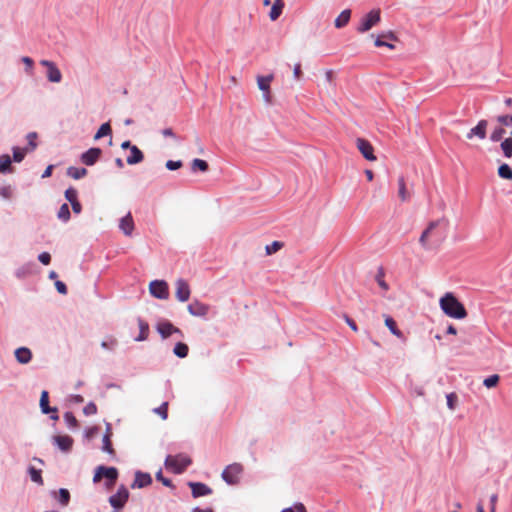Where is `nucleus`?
Wrapping results in <instances>:
<instances>
[{
  "label": "nucleus",
  "mask_w": 512,
  "mask_h": 512,
  "mask_svg": "<svg viewBox=\"0 0 512 512\" xmlns=\"http://www.w3.org/2000/svg\"><path fill=\"white\" fill-rule=\"evenodd\" d=\"M182 165L183 164L181 161L168 160L166 162V168L169 170H177V169L181 168Z\"/></svg>",
  "instance_id": "52"
},
{
  "label": "nucleus",
  "mask_w": 512,
  "mask_h": 512,
  "mask_svg": "<svg viewBox=\"0 0 512 512\" xmlns=\"http://www.w3.org/2000/svg\"><path fill=\"white\" fill-rule=\"evenodd\" d=\"M129 498V491L125 486H120L117 492L110 496L109 503L114 509H122Z\"/></svg>",
  "instance_id": "7"
},
{
  "label": "nucleus",
  "mask_w": 512,
  "mask_h": 512,
  "mask_svg": "<svg viewBox=\"0 0 512 512\" xmlns=\"http://www.w3.org/2000/svg\"><path fill=\"white\" fill-rule=\"evenodd\" d=\"M22 61H23V63H24V64H25L29 69H31V68L33 67V63H34V62H33V60H32L30 57H27V56H26V57H23V58H22Z\"/></svg>",
  "instance_id": "63"
},
{
  "label": "nucleus",
  "mask_w": 512,
  "mask_h": 512,
  "mask_svg": "<svg viewBox=\"0 0 512 512\" xmlns=\"http://www.w3.org/2000/svg\"><path fill=\"white\" fill-rule=\"evenodd\" d=\"M26 154V149H20L18 147L13 148V159L15 162H21Z\"/></svg>",
  "instance_id": "47"
},
{
  "label": "nucleus",
  "mask_w": 512,
  "mask_h": 512,
  "mask_svg": "<svg viewBox=\"0 0 512 512\" xmlns=\"http://www.w3.org/2000/svg\"><path fill=\"white\" fill-rule=\"evenodd\" d=\"M15 357L20 364H27L32 359V352L26 347H20L15 350Z\"/></svg>",
  "instance_id": "23"
},
{
  "label": "nucleus",
  "mask_w": 512,
  "mask_h": 512,
  "mask_svg": "<svg viewBox=\"0 0 512 512\" xmlns=\"http://www.w3.org/2000/svg\"><path fill=\"white\" fill-rule=\"evenodd\" d=\"M55 287L60 294H62V295L67 294V287H66L65 283H63L62 281L57 280L55 282Z\"/></svg>",
  "instance_id": "55"
},
{
  "label": "nucleus",
  "mask_w": 512,
  "mask_h": 512,
  "mask_svg": "<svg viewBox=\"0 0 512 512\" xmlns=\"http://www.w3.org/2000/svg\"><path fill=\"white\" fill-rule=\"evenodd\" d=\"M102 478H106V487L111 488L117 481L118 478V470L115 467H105L99 466L95 470V474L93 476V482L98 483L102 480Z\"/></svg>",
  "instance_id": "4"
},
{
  "label": "nucleus",
  "mask_w": 512,
  "mask_h": 512,
  "mask_svg": "<svg viewBox=\"0 0 512 512\" xmlns=\"http://www.w3.org/2000/svg\"><path fill=\"white\" fill-rule=\"evenodd\" d=\"M497 500H498V497L496 494H493L491 497H490V503H491V508H490V512H495L496 511V503H497Z\"/></svg>",
  "instance_id": "61"
},
{
  "label": "nucleus",
  "mask_w": 512,
  "mask_h": 512,
  "mask_svg": "<svg viewBox=\"0 0 512 512\" xmlns=\"http://www.w3.org/2000/svg\"><path fill=\"white\" fill-rule=\"evenodd\" d=\"M40 64L47 68V78L50 82L59 83L61 81L62 74L55 63L49 60H41Z\"/></svg>",
  "instance_id": "11"
},
{
  "label": "nucleus",
  "mask_w": 512,
  "mask_h": 512,
  "mask_svg": "<svg viewBox=\"0 0 512 512\" xmlns=\"http://www.w3.org/2000/svg\"><path fill=\"white\" fill-rule=\"evenodd\" d=\"M12 188L9 185L0 187V196L4 199H10L12 197Z\"/></svg>",
  "instance_id": "48"
},
{
  "label": "nucleus",
  "mask_w": 512,
  "mask_h": 512,
  "mask_svg": "<svg viewBox=\"0 0 512 512\" xmlns=\"http://www.w3.org/2000/svg\"><path fill=\"white\" fill-rule=\"evenodd\" d=\"M154 413L158 414L163 420L168 418V402H164L158 408H155Z\"/></svg>",
  "instance_id": "42"
},
{
  "label": "nucleus",
  "mask_w": 512,
  "mask_h": 512,
  "mask_svg": "<svg viewBox=\"0 0 512 512\" xmlns=\"http://www.w3.org/2000/svg\"><path fill=\"white\" fill-rule=\"evenodd\" d=\"M294 512H306V508L302 503H297L293 507Z\"/></svg>",
  "instance_id": "62"
},
{
  "label": "nucleus",
  "mask_w": 512,
  "mask_h": 512,
  "mask_svg": "<svg viewBox=\"0 0 512 512\" xmlns=\"http://www.w3.org/2000/svg\"><path fill=\"white\" fill-rule=\"evenodd\" d=\"M344 318H345L346 323L349 325V327H350L353 331L357 332V331H358V327H357V325H356L355 321H354V320H352V319H351L350 317H348L347 315H345V316H344Z\"/></svg>",
  "instance_id": "59"
},
{
  "label": "nucleus",
  "mask_w": 512,
  "mask_h": 512,
  "mask_svg": "<svg viewBox=\"0 0 512 512\" xmlns=\"http://www.w3.org/2000/svg\"><path fill=\"white\" fill-rule=\"evenodd\" d=\"M112 133V129H111V126L110 124L107 122V123H104L100 126V128L98 129V131L96 132L95 136H94V139L95 140H98L104 136H108Z\"/></svg>",
  "instance_id": "32"
},
{
  "label": "nucleus",
  "mask_w": 512,
  "mask_h": 512,
  "mask_svg": "<svg viewBox=\"0 0 512 512\" xmlns=\"http://www.w3.org/2000/svg\"><path fill=\"white\" fill-rule=\"evenodd\" d=\"M119 227L125 235L130 236L132 234L134 230V221L131 213H128L120 220Z\"/></svg>",
  "instance_id": "20"
},
{
  "label": "nucleus",
  "mask_w": 512,
  "mask_h": 512,
  "mask_svg": "<svg viewBox=\"0 0 512 512\" xmlns=\"http://www.w3.org/2000/svg\"><path fill=\"white\" fill-rule=\"evenodd\" d=\"M283 244L279 241H274L270 245L266 246V253L268 255L276 253L278 250L282 248Z\"/></svg>",
  "instance_id": "45"
},
{
  "label": "nucleus",
  "mask_w": 512,
  "mask_h": 512,
  "mask_svg": "<svg viewBox=\"0 0 512 512\" xmlns=\"http://www.w3.org/2000/svg\"><path fill=\"white\" fill-rule=\"evenodd\" d=\"M398 197L402 202L409 201L411 192L407 189L406 181L403 176L398 178Z\"/></svg>",
  "instance_id": "22"
},
{
  "label": "nucleus",
  "mask_w": 512,
  "mask_h": 512,
  "mask_svg": "<svg viewBox=\"0 0 512 512\" xmlns=\"http://www.w3.org/2000/svg\"><path fill=\"white\" fill-rule=\"evenodd\" d=\"M447 406L450 410H454L457 402V395L455 393H450L447 395Z\"/></svg>",
  "instance_id": "50"
},
{
  "label": "nucleus",
  "mask_w": 512,
  "mask_h": 512,
  "mask_svg": "<svg viewBox=\"0 0 512 512\" xmlns=\"http://www.w3.org/2000/svg\"><path fill=\"white\" fill-rule=\"evenodd\" d=\"M381 21L380 9H373L364 15L357 27L359 33H365L376 26Z\"/></svg>",
  "instance_id": "5"
},
{
  "label": "nucleus",
  "mask_w": 512,
  "mask_h": 512,
  "mask_svg": "<svg viewBox=\"0 0 512 512\" xmlns=\"http://www.w3.org/2000/svg\"><path fill=\"white\" fill-rule=\"evenodd\" d=\"M175 296L180 302H186L191 294L190 286L184 279H178L175 282Z\"/></svg>",
  "instance_id": "13"
},
{
  "label": "nucleus",
  "mask_w": 512,
  "mask_h": 512,
  "mask_svg": "<svg viewBox=\"0 0 512 512\" xmlns=\"http://www.w3.org/2000/svg\"><path fill=\"white\" fill-rule=\"evenodd\" d=\"M356 145L358 150L361 152L363 157L368 161H376V156L374 155V148L372 144L363 138H358L356 140Z\"/></svg>",
  "instance_id": "10"
},
{
  "label": "nucleus",
  "mask_w": 512,
  "mask_h": 512,
  "mask_svg": "<svg viewBox=\"0 0 512 512\" xmlns=\"http://www.w3.org/2000/svg\"><path fill=\"white\" fill-rule=\"evenodd\" d=\"M243 473V466L240 463L228 465L222 472V479L229 485L239 483L240 476Z\"/></svg>",
  "instance_id": "6"
},
{
  "label": "nucleus",
  "mask_w": 512,
  "mask_h": 512,
  "mask_svg": "<svg viewBox=\"0 0 512 512\" xmlns=\"http://www.w3.org/2000/svg\"><path fill=\"white\" fill-rule=\"evenodd\" d=\"M38 259H39V261H40L43 265H48V264H50V261H51V255H50L48 252H42V253L38 256Z\"/></svg>",
  "instance_id": "53"
},
{
  "label": "nucleus",
  "mask_w": 512,
  "mask_h": 512,
  "mask_svg": "<svg viewBox=\"0 0 512 512\" xmlns=\"http://www.w3.org/2000/svg\"><path fill=\"white\" fill-rule=\"evenodd\" d=\"M383 277H384V274H383V272H382V271H380V272L377 274V276H376V280H377V282H378L379 286H380L382 289H384V290H388V284L384 281Z\"/></svg>",
  "instance_id": "54"
},
{
  "label": "nucleus",
  "mask_w": 512,
  "mask_h": 512,
  "mask_svg": "<svg viewBox=\"0 0 512 512\" xmlns=\"http://www.w3.org/2000/svg\"><path fill=\"white\" fill-rule=\"evenodd\" d=\"M293 75H294L295 79H297V80L301 79L303 73H302V70H301V64L300 63H297L294 66Z\"/></svg>",
  "instance_id": "57"
},
{
  "label": "nucleus",
  "mask_w": 512,
  "mask_h": 512,
  "mask_svg": "<svg viewBox=\"0 0 512 512\" xmlns=\"http://www.w3.org/2000/svg\"><path fill=\"white\" fill-rule=\"evenodd\" d=\"M138 324H139V335L138 337L136 338L137 341H144L148 338V335H149V325L147 322H145L144 320L142 319H138Z\"/></svg>",
  "instance_id": "31"
},
{
  "label": "nucleus",
  "mask_w": 512,
  "mask_h": 512,
  "mask_svg": "<svg viewBox=\"0 0 512 512\" xmlns=\"http://www.w3.org/2000/svg\"><path fill=\"white\" fill-rule=\"evenodd\" d=\"M83 413L87 416L94 415L97 413V406L90 402L83 408Z\"/></svg>",
  "instance_id": "49"
},
{
  "label": "nucleus",
  "mask_w": 512,
  "mask_h": 512,
  "mask_svg": "<svg viewBox=\"0 0 512 512\" xmlns=\"http://www.w3.org/2000/svg\"><path fill=\"white\" fill-rule=\"evenodd\" d=\"M88 171L86 168L69 167L67 169V175L73 179H81L87 175Z\"/></svg>",
  "instance_id": "29"
},
{
  "label": "nucleus",
  "mask_w": 512,
  "mask_h": 512,
  "mask_svg": "<svg viewBox=\"0 0 512 512\" xmlns=\"http://www.w3.org/2000/svg\"><path fill=\"white\" fill-rule=\"evenodd\" d=\"M37 134L35 132H31L27 135L28 145L30 150H34L37 146L36 144Z\"/></svg>",
  "instance_id": "51"
},
{
  "label": "nucleus",
  "mask_w": 512,
  "mask_h": 512,
  "mask_svg": "<svg viewBox=\"0 0 512 512\" xmlns=\"http://www.w3.org/2000/svg\"><path fill=\"white\" fill-rule=\"evenodd\" d=\"M499 379H500L499 376L497 374H494V375H491V376L485 378L483 381V384L487 388H493L498 384Z\"/></svg>",
  "instance_id": "43"
},
{
  "label": "nucleus",
  "mask_w": 512,
  "mask_h": 512,
  "mask_svg": "<svg viewBox=\"0 0 512 512\" xmlns=\"http://www.w3.org/2000/svg\"><path fill=\"white\" fill-rule=\"evenodd\" d=\"M284 8L283 0H274V4L270 10L269 17L272 21H276L282 14Z\"/></svg>",
  "instance_id": "26"
},
{
  "label": "nucleus",
  "mask_w": 512,
  "mask_h": 512,
  "mask_svg": "<svg viewBox=\"0 0 512 512\" xmlns=\"http://www.w3.org/2000/svg\"><path fill=\"white\" fill-rule=\"evenodd\" d=\"M64 420L69 427L75 428L78 425V421L72 412H66L64 414Z\"/></svg>",
  "instance_id": "46"
},
{
  "label": "nucleus",
  "mask_w": 512,
  "mask_h": 512,
  "mask_svg": "<svg viewBox=\"0 0 512 512\" xmlns=\"http://www.w3.org/2000/svg\"><path fill=\"white\" fill-rule=\"evenodd\" d=\"M350 17H351V10L350 9L343 10L339 14V16L335 19V22H334L335 27L342 28V27L346 26L349 23Z\"/></svg>",
  "instance_id": "27"
},
{
  "label": "nucleus",
  "mask_w": 512,
  "mask_h": 512,
  "mask_svg": "<svg viewBox=\"0 0 512 512\" xmlns=\"http://www.w3.org/2000/svg\"><path fill=\"white\" fill-rule=\"evenodd\" d=\"M501 149L505 157H512V137L504 139V141L501 143Z\"/></svg>",
  "instance_id": "34"
},
{
  "label": "nucleus",
  "mask_w": 512,
  "mask_h": 512,
  "mask_svg": "<svg viewBox=\"0 0 512 512\" xmlns=\"http://www.w3.org/2000/svg\"><path fill=\"white\" fill-rule=\"evenodd\" d=\"M11 167V158L9 155L4 154L0 156V173H5Z\"/></svg>",
  "instance_id": "39"
},
{
  "label": "nucleus",
  "mask_w": 512,
  "mask_h": 512,
  "mask_svg": "<svg viewBox=\"0 0 512 512\" xmlns=\"http://www.w3.org/2000/svg\"><path fill=\"white\" fill-rule=\"evenodd\" d=\"M152 483V478L150 474L143 472H136L134 482L132 483V488H143L149 486Z\"/></svg>",
  "instance_id": "17"
},
{
  "label": "nucleus",
  "mask_w": 512,
  "mask_h": 512,
  "mask_svg": "<svg viewBox=\"0 0 512 512\" xmlns=\"http://www.w3.org/2000/svg\"><path fill=\"white\" fill-rule=\"evenodd\" d=\"M57 216L63 222H67L70 219V210L68 204L64 203L61 205Z\"/></svg>",
  "instance_id": "38"
},
{
  "label": "nucleus",
  "mask_w": 512,
  "mask_h": 512,
  "mask_svg": "<svg viewBox=\"0 0 512 512\" xmlns=\"http://www.w3.org/2000/svg\"><path fill=\"white\" fill-rule=\"evenodd\" d=\"M382 37L388 38V39H390V40H395V39H396V37H395L394 33H393V32H388L387 34L379 35V36L377 37V39L375 40V42H374V44H375V46H376V47L386 46V47H388V48H390V49H393V48H394V45H393V44H390V43H388V42L383 41V40L381 39Z\"/></svg>",
  "instance_id": "30"
},
{
  "label": "nucleus",
  "mask_w": 512,
  "mask_h": 512,
  "mask_svg": "<svg viewBox=\"0 0 512 512\" xmlns=\"http://www.w3.org/2000/svg\"><path fill=\"white\" fill-rule=\"evenodd\" d=\"M65 198L67 199V201H69L70 203L78 200V192L75 188L73 187H70L68 188L66 191H65Z\"/></svg>",
  "instance_id": "44"
},
{
  "label": "nucleus",
  "mask_w": 512,
  "mask_h": 512,
  "mask_svg": "<svg viewBox=\"0 0 512 512\" xmlns=\"http://www.w3.org/2000/svg\"><path fill=\"white\" fill-rule=\"evenodd\" d=\"M111 436H112L111 427H110V425H108L107 429H106V433L104 434L103 440H102V450L104 452H107L111 456H114L115 450L112 446Z\"/></svg>",
  "instance_id": "21"
},
{
  "label": "nucleus",
  "mask_w": 512,
  "mask_h": 512,
  "mask_svg": "<svg viewBox=\"0 0 512 512\" xmlns=\"http://www.w3.org/2000/svg\"><path fill=\"white\" fill-rule=\"evenodd\" d=\"M487 126L488 122L486 120H480L478 124L469 131L467 138L472 139L474 136H476L481 140L485 139Z\"/></svg>",
  "instance_id": "15"
},
{
  "label": "nucleus",
  "mask_w": 512,
  "mask_h": 512,
  "mask_svg": "<svg viewBox=\"0 0 512 512\" xmlns=\"http://www.w3.org/2000/svg\"><path fill=\"white\" fill-rule=\"evenodd\" d=\"M150 293L158 299H167L169 297L168 284L163 280H154L149 284Z\"/></svg>",
  "instance_id": "8"
},
{
  "label": "nucleus",
  "mask_w": 512,
  "mask_h": 512,
  "mask_svg": "<svg viewBox=\"0 0 512 512\" xmlns=\"http://www.w3.org/2000/svg\"><path fill=\"white\" fill-rule=\"evenodd\" d=\"M174 354L180 358H184L188 355L189 348L185 343L179 342L174 347Z\"/></svg>",
  "instance_id": "35"
},
{
  "label": "nucleus",
  "mask_w": 512,
  "mask_h": 512,
  "mask_svg": "<svg viewBox=\"0 0 512 512\" xmlns=\"http://www.w3.org/2000/svg\"><path fill=\"white\" fill-rule=\"evenodd\" d=\"M498 175L503 179L512 180V169L508 164H502L498 168Z\"/></svg>",
  "instance_id": "36"
},
{
  "label": "nucleus",
  "mask_w": 512,
  "mask_h": 512,
  "mask_svg": "<svg viewBox=\"0 0 512 512\" xmlns=\"http://www.w3.org/2000/svg\"><path fill=\"white\" fill-rule=\"evenodd\" d=\"M54 443L59 447L60 450L67 452L73 445V439L68 435H58L53 438Z\"/></svg>",
  "instance_id": "19"
},
{
  "label": "nucleus",
  "mask_w": 512,
  "mask_h": 512,
  "mask_svg": "<svg viewBox=\"0 0 512 512\" xmlns=\"http://www.w3.org/2000/svg\"><path fill=\"white\" fill-rule=\"evenodd\" d=\"M40 408L43 414L56 413L57 408L49 406V394L48 391L43 390L40 396Z\"/></svg>",
  "instance_id": "24"
},
{
  "label": "nucleus",
  "mask_w": 512,
  "mask_h": 512,
  "mask_svg": "<svg viewBox=\"0 0 512 512\" xmlns=\"http://www.w3.org/2000/svg\"><path fill=\"white\" fill-rule=\"evenodd\" d=\"M58 493H59L58 501L60 502V504H62L63 506L68 505L69 500H70L69 491L67 489L61 488Z\"/></svg>",
  "instance_id": "41"
},
{
  "label": "nucleus",
  "mask_w": 512,
  "mask_h": 512,
  "mask_svg": "<svg viewBox=\"0 0 512 512\" xmlns=\"http://www.w3.org/2000/svg\"><path fill=\"white\" fill-rule=\"evenodd\" d=\"M191 168L193 171L199 170L201 172H206L209 166L205 160L196 158L192 161Z\"/></svg>",
  "instance_id": "33"
},
{
  "label": "nucleus",
  "mask_w": 512,
  "mask_h": 512,
  "mask_svg": "<svg viewBox=\"0 0 512 512\" xmlns=\"http://www.w3.org/2000/svg\"><path fill=\"white\" fill-rule=\"evenodd\" d=\"M191 459L187 455L178 454V455H168L165 460V466L167 469H170L175 474L183 473L186 468L191 464Z\"/></svg>",
  "instance_id": "3"
},
{
  "label": "nucleus",
  "mask_w": 512,
  "mask_h": 512,
  "mask_svg": "<svg viewBox=\"0 0 512 512\" xmlns=\"http://www.w3.org/2000/svg\"><path fill=\"white\" fill-rule=\"evenodd\" d=\"M497 121L501 125H508L510 122H512V115H501L497 117Z\"/></svg>",
  "instance_id": "56"
},
{
  "label": "nucleus",
  "mask_w": 512,
  "mask_h": 512,
  "mask_svg": "<svg viewBox=\"0 0 512 512\" xmlns=\"http://www.w3.org/2000/svg\"><path fill=\"white\" fill-rule=\"evenodd\" d=\"M504 134H505V130H504L503 127H496L492 131V133L490 135V139L493 142H498V141H500L503 138Z\"/></svg>",
  "instance_id": "40"
},
{
  "label": "nucleus",
  "mask_w": 512,
  "mask_h": 512,
  "mask_svg": "<svg viewBox=\"0 0 512 512\" xmlns=\"http://www.w3.org/2000/svg\"><path fill=\"white\" fill-rule=\"evenodd\" d=\"M447 227L448 220L445 218L429 222L419 238L420 245L426 250L438 248L446 239Z\"/></svg>",
  "instance_id": "1"
},
{
  "label": "nucleus",
  "mask_w": 512,
  "mask_h": 512,
  "mask_svg": "<svg viewBox=\"0 0 512 512\" xmlns=\"http://www.w3.org/2000/svg\"><path fill=\"white\" fill-rule=\"evenodd\" d=\"M29 474H30V478L33 482H35L39 485H43V478L41 475V470H38L35 467H30Z\"/></svg>",
  "instance_id": "37"
},
{
  "label": "nucleus",
  "mask_w": 512,
  "mask_h": 512,
  "mask_svg": "<svg viewBox=\"0 0 512 512\" xmlns=\"http://www.w3.org/2000/svg\"><path fill=\"white\" fill-rule=\"evenodd\" d=\"M72 210L74 213L79 214L82 210V206L78 200L71 203Z\"/></svg>",
  "instance_id": "60"
},
{
  "label": "nucleus",
  "mask_w": 512,
  "mask_h": 512,
  "mask_svg": "<svg viewBox=\"0 0 512 512\" xmlns=\"http://www.w3.org/2000/svg\"><path fill=\"white\" fill-rule=\"evenodd\" d=\"M157 331L163 338H167L173 333H180V330L168 321L159 322L157 324Z\"/></svg>",
  "instance_id": "16"
},
{
  "label": "nucleus",
  "mask_w": 512,
  "mask_h": 512,
  "mask_svg": "<svg viewBox=\"0 0 512 512\" xmlns=\"http://www.w3.org/2000/svg\"><path fill=\"white\" fill-rule=\"evenodd\" d=\"M273 78L274 76L272 74L257 77L258 88L263 92V99L266 103H271L272 101L270 84L273 81Z\"/></svg>",
  "instance_id": "9"
},
{
  "label": "nucleus",
  "mask_w": 512,
  "mask_h": 512,
  "mask_svg": "<svg viewBox=\"0 0 512 512\" xmlns=\"http://www.w3.org/2000/svg\"><path fill=\"white\" fill-rule=\"evenodd\" d=\"M52 170H53V165H49V166L45 169L44 173L42 174V178L50 177V176H51V174H52Z\"/></svg>",
  "instance_id": "64"
},
{
  "label": "nucleus",
  "mask_w": 512,
  "mask_h": 512,
  "mask_svg": "<svg viewBox=\"0 0 512 512\" xmlns=\"http://www.w3.org/2000/svg\"><path fill=\"white\" fill-rule=\"evenodd\" d=\"M439 304L442 311L451 318L464 319L467 316L464 305L450 292L440 299Z\"/></svg>",
  "instance_id": "2"
},
{
  "label": "nucleus",
  "mask_w": 512,
  "mask_h": 512,
  "mask_svg": "<svg viewBox=\"0 0 512 512\" xmlns=\"http://www.w3.org/2000/svg\"><path fill=\"white\" fill-rule=\"evenodd\" d=\"M130 153L126 159L127 164L135 165L143 161L144 154L137 146L131 147Z\"/></svg>",
  "instance_id": "25"
},
{
  "label": "nucleus",
  "mask_w": 512,
  "mask_h": 512,
  "mask_svg": "<svg viewBox=\"0 0 512 512\" xmlns=\"http://www.w3.org/2000/svg\"><path fill=\"white\" fill-rule=\"evenodd\" d=\"M102 155V150L98 147H93L81 155V162L87 166L94 165Z\"/></svg>",
  "instance_id": "14"
},
{
  "label": "nucleus",
  "mask_w": 512,
  "mask_h": 512,
  "mask_svg": "<svg viewBox=\"0 0 512 512\" xmlns=\"http://www.w3.org/2000/svg\"><path fill=\"white\" fill-rule=\"evenodd\" d=\"M193 497L197 498L200 496L209 495L212 493V489L203 483H190L189 484Z\"/></svg>",
  "instance_id": "18"
},
{
  "label": "nucleus",
  "mask_w": 512,
  "mask_h": 512,
  "mask_svg": "<svg viewBox=\"0 0 512 512\" xmlns=\"http://www.w3.org/2000/svg\"><path fill=\"white\" fill-rule=\"evenodd\" d=\"M384 317H385V325L390 330V332L393 335H395L396 337L402 338L403 333L397 328L395 320L388 315H385Z\"/></svg>",
  "instance_id": "28"
},
{
  "label": "nucleus",
  "mask_w": 512,
  "mask_h": 512,
  "mask_svg": "<svg viewBox=\"0 0 512 512\" xmlns=\"http://www.w3.org/2000/svg\"><path fill=\"white\" fill-rule=\"evenodd\" d=\"M156 478H157V480L161 481L163 483V485H165L167 487L172 486L171 480L164 478L161 471L156 474Z\"/></svg>",
  "instance_id": "58"
},
{
  "label": "nucleus",
  "mask_w": 512,
  "mask_h": 512,
  "mask_svg": "<svg viewBox=\"0 0 512 512\" xmlns=\"http://www.w3.org/2000/svg\"><path fill=\"white\" fill-rule=\"evenodd\" d=\"M187 309L193 316L205 317L210 311V306L199 300H194L188 305Z\"/></svg>",
  "instance_id": "12"
}]
</instances>
